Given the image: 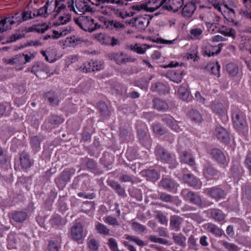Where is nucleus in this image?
Returning <instances> with one entry per match:
<instances>
[{
	"instance_id": "f257e3e1",
	"label": "nucleus",
	"mask_w": 251,
	"mask_h": 251,
	"mask_svg": "<svg viewBox=\"0 0 251 251\" xmlns=\"http://www.w3.org/2000/svg\"><path fill=\"white\" fill-rule=\"evenodd\" d=\"M92 3L96 5L98 11L107 16L114 14L117 17L124 18L125 17L132 16L136 13L135 11L131 9V10L125 13L120 9L109 5V3H112L116 4L118 6L126 5L128 4L127 0H95Z\"/></svg>"
},
{
	"instance_id": "f03ea898",
	"label": "nucleus",
	"mask_w": 251,
	"mask_h": 251,
	"mask_svg": "<svg viewBox=\"0 0 251 251\" xmlns=\"http://www.w3.org/2000/svg\"><path fill=\"white\" fill-rule=\"evenodd\" d=\"M62 10L59 8V4L56 0H48L46 4L40 9L33 11L24 10L19 12V15L21 22L23 23L32 19L38 21V18H46L53 11L59 13Z\"/></svg>"
},
{
	"instance_id": "7ed1b4c3",
	"label": "nucleus",
	"mask_w": 251,
	"mask_h": 251,
	"mask_svg": "<svg viewBox=\"0 0 251 251\" xmlns=\"http://www.w3.org/2000/svg\"><path fill=\"white\" fill-rule=\"evenodd\" d=\"M66 9V8L61 12L57 13L58 15L56 16L52 22L54 25L61 26L57 30L52 31V37L53 38L58 39L62 36H66L73 30V28L70 26L64 25L69 23L71 18V16L69 13L64 12Z\"/></svg>"
},
{
	"instance_id": "20e7f679",
	"label": "nucleus",
	"mask_w": 251,
	"mask_h": 251,
	"mask_svg": "<svg viewBox=\"0 0 251 251\" xmlns=\"http://www.w3.org/2000/svg\"><path fill=\"white\" fill-rule=\"evenodd\" d=\"M75 23L81 29L86 31L92 32L97 29L100 28L101 25L95 22L91 16H82L74 19Z\"/></svg>"
},
{
	"instance_id": "39448f33",
	"label": "nucleus",
	"mask_w": 251,
	"mask_h": 251,
	"mask_svg": "<svg viewBox=\"0 0 251 251\" xmlns=\"http://www.w3.org/2000/svg\"><path fill=\"white\" fill-rule=\"evenodd\" d=\"M167 0H150L142 4H136L131 6L135 12H153L162 5Z\"/></svg>"
},
{
	"instance_id": "423d86ee",
	"label": "nucleus",
	"mask_w": 251,
	"mask_h": 251,
	"mask_svg": "<svg viewBox=\"0 0 251 251\" xmlns=\"http://www.w3.org/2000/svg\"><path fill=\"white\" fill-rule=\"evenodd\" d=\"M19 12H16L9 17L0 20V33L11 29L14 26H17L22 23Z\"/></svg>"
},
{
	"instance_id": "0eeeda50",
	"label": "nucleus",
	"mask_w": 251,
	"mask_h": 251,
	"mask_svg": "<svg viewBox=\"0 0 251 251\" xmlns=\"http://www.w3.org/2000/svg\"><path fill=\"white\" fill-rule=\"evenodd\" d=\"M213 5L217 12L220 13L228 21L232 20L235 16L234 9L228 7L226 4L222 5L215 2L213 4Z\"/></svg>"
},
{
	"instance_id": "6e6552de",
	"label": "nucleus",
	"mask_w": 251,
	"mask_h": 251,
	"mask_svg": "<svg viewBox=\"0 0 251 251\" xmlns=\"http://www.w3.org/2000/svg\"><path fill=\"white\" fill-rule=\"evenodd\" d=\"M68 7L71 11L76 14L81 15L88 10V3L85 0H72V3Z\"/></svg>"
},
{
	"instance_id": "1a4fd4ad",
	"label": "nucleus",
	"mask_w": 251,
	"mask_h": 251,
	"mask_svg": "<svg viewBox=\"0 0 251 251\" xmlns=\"http://www.w3.org/2000/svg\"><path fill=\"white\" fill-rule=\"evenodd\" d=\"M196 9L194 0H188L185 1L181 7V13L184 17H191Z\"/></svg>"
},
{
	"instance_id": "9d476101",
	"label": "nucleus",
	"mask_w": 251,
	"mask_h": 251,
	"mask_svg": "<svg viewBox=\"0 0 251 251\" xmlns=\"http://www.w3.org/2000/svg\"><path fill=\"white\" fill-rule=\"evenodd\" d=\"M4 62L7 64L15 65L17 70H22L23 65L25 64L24 56L21 54L17 55L12 58L5 59Z\"/></svg>"
},
{
	"instance_id": "9b49d317",
	"label": "nucleus",
	"mask_w": 251,
	"mask_h": 251,
	"mask_svg": "<svg viewBox=\"0 0 251 251\" xmlns=\"http://www.w3.org/2000/svg\"><path fill=\"white\" fill-rule=\"evenodd\" d=\"M150 19L147 16H140L132 20L131 23L139 30H145L149 25Z\"/></svg>"
},
{
	"instance_id": "f8f14e48",
	"label": "nucleus",
	"mask_w": 251,
	"mask_h": 251,
	"mask_svg": "<svg viewBox=\"0 0 251 251\" xmlns=\"http://www.w3.org/2000/svg\"><path fill=\"white\" fill-rule=\"evenodd\" d=\"M181 194L186 200L198 205L201 204V198L193 192L184 189L182 191Z\"/></svg>"
},
{
	"instance_id": "ddd939ff",
	"label": "nucleus",
	"mask_w": 251,
	"mask_h": 251,
	"mask_svg": "<svg viewBox=\"0 0 251 251\" xmlns=\"http://www.w3.org/2000/svg\"><path fill=\"white\" fill-rule=\"evenodd\" d=\"M211 154L213 158L219 163L226 165L227 164L226 160L223 152L218 149H213L211 151Z\"/></svg>"
},
{
	"instance_id": "4468645a",
	"label": "nucleus",
	"mask_w": 251,
	"mask_h": 251,
	"mask_svg": "<svg viewBox=\"0 0 251 251\" xmlns=\"http://www.w3.org/2000/svg\"><path fill=\"white\" fill-rule=\"evenodd\" d=\"M232 119L235 125L237 127L239 128L244 129L247 131H248L247 123L244 116L242 114H234L232 116Z\"/></svg>"
},
{
	"instance_id": "2eb2a0df",
	"label": "nucleus",
	"mask_w": 251,
	"mask_h": 251,
	"mask_svg": "<svg viewBox=\"0 0 251 251\" xmlns=\"http://www.w3.org/2000/svg\"><path fill=\"white\" fill-rule=\"evenodd\" d=\"M83 230L82 225L80 223H76L74 225L71 229V235L75 240H79L83 236Z\"/></svg>"
},
{
	"instance_id": "dca6fc26",
	"label": "nucleus",
	"mask_w": 251,
	"mask_h": 251,
	"mask_svg": "<svg viewBox=\"0 0 251 251\" xmlns=\"http://www.w3.org/2000/svg\"><path fill=\"white\" fill-rule=\"evenodd\" d=\"M188 0H169L166 3L165 6L167 9L176 12L179 8H181L185 1Z\"/></svg>"
},
{
	"instance_id": "f3484780",
	"label": "nucleus",
	"mask_w": 251,
	"mask_h": 251,
	"mask_svg": "<svg viewBox=\"0 0 251 251\" xmlns=\"http://www.w3.org/2000/svg\"><path fill=\"white\" fill-rule=\"evenodd\" d=\"M215 132L217 138L221 142L226 143L229 141V134L225 128L221 126H217Z\"/></svg>"
},
{
	"instance_id": "a211bd4d",
	"label": "nucleus",
	"mask_w": 251,
	"mask_h": 251,
	"mask_svg": "<svg viewBox=\"0 0 251 251\" xmlns=\"http://www.w3.org/2000/svg\"><path fill=\"white\" fill-rule=\"evenodd\" d=\"M212 111L219 116L224 118L225 120L227 119L226 112L227 106H224L222 103H214L211 106Z\"/></svg>"
},
{
	"instance_id": "6ab92c4d",
	"label": "nucleus",
	"mask_w": 251,
	"mask_h": 251,
	"mask_svg": "<svg viewBox=\"0 0 251 251\" xmlns=\"http://www.w3.org/2000/svg\"><path fill=\"white\" fill-rule=\"evenodd\" d=\"M50 28V26L47 23L42 24H35L26 29L28 32H35L38 33H43Z\"/></svg>"
},
{
	"instance_id": "aec40b11",
	"label": "nucleus",
	"mask_w": 251,
	"mask_h": 251,
	"mask_svg": "<svg viewBox=\"0 0 251 251\" xmlns=\"http://www.w3.org/2000/svg\"><path fill=\"white\" fill-rule=\"evenodd\" d=\"M162 120L172 130L176 132H178L182 130L181 128V126L178 125L176 121L172 117L163 118Z\"/></svg>"
},
{
	"instance_id": "412c9836",
	"label": "nucleus",
	"mask_w": 251,
	"mask_h": 251,
	"mask_svg": "<svg viewBox=\"0 0 251 251\" xmlns=\"http://www.w3.org/2000/svg\"><path fill=\"white\" fill-rule=\"evenodd\" d=\"M207 194L216 200L223 198L225 196V194L223 190L216 187H213L208 190Z\"/></svg>"
},
{
	"instance_id": "4be33fe9",
	"label": "nucleus",
	"mask_w": 251,
	"mask_h": 251,
	"mask_svg": "<svg viewBox=\"0 0 251 251\" xmlns=\"http://www.w3.org/2000/svg\"><path fill=\"white\" fill-rule=\"evenodd\" d=\"M111 59H114L117 64H122L123 63L131 61L130 59L127 56L123 53H113L110 55Z\"/></svg>"
},
{
	"instance_id": "5701e85b",
	"label": "nucleus",
	"mask_w": 251,
	"mask_h": 251,
	"mask_svg": "<svg viewBox=\"0 0 251 251\" xmlns=\"http://www.w3.org/2000/svg\"><path fill=\"white\" fill-rule=\"evenodd\" d=\"M222 47L221 44H219L218 46L209 45L206 48L204 51L205 53L209 57L214 54H218L221 52Z\"/></svg>"
},
{
	"instance_id": "b1692460",
	"label": "nucleus",
	"mask_w": 251,
	"mask_h": 251,
	"mask_svg": "<svg viewBox=\"0 0 251 251\" xmlns=\"http://www.w3.org/2000/svg\"><path fill=\"white\" fill-rule=\"evenodd\" d=\"M181 161L189 164L190 166H193L195 164V160L193 156L186 151H182L180 155Z\"/></svg>"
},
{
	"instance_id": "393cba45",
	"label": "nucleus",
	"mask_w": 251,
	"mask_h": 251,
	"mask_svg": "<svg viewBox=\"0 0 251 251\" xmlns=\"http://www.w3.org/2000/svg\"><path fill=\"white\" fill-rule=\"evenodd\" d=\"M181 178L185 183H188L192 187H196L198 185L199 181L196 177L190 174H185Z\"/></svg>"
},
{
	"instance_id": "a878e982",
	"label": "nucleus",
	"mask_w": 251,
	"mask_h": 251,
	"mask_svg": "<svg viewBox=\"0 0 251 251\" xmlns=\"http://www.w3.org/2000/svg\"><path fill=\"white\" fill-rule=\"evenodd\" d=\"M92 67H89L83 68V72L87 73L91 71H100L103 69V64L100 61H92Z\"/></svg>"
},
{
	"instance_id": "bb28decb",
	"label": "nucleus",
	"mask_w": 251,
	"mask_h": 251,
	"mask_svg": "<svg viewBox=\"0 0 251 251\" xmlns=\"http://www.w3.org/2000/svg\"><path fill=\"white\" fill-rule=\"evenodd\" d=\"M219 32L226 36L230 37L233 39H235L236 37L235 31L232 28L222 26L219 28Z\"/></svg>"
},
{
	"instance_id": "cd10ccee",
	"label": "nucleus",
	"mask_w": 251,
	"mask_h": 251,
	"mask_svg": "<svg viewBox=\"0 0 251 251\" xmlns=\"http://www.w3.org/2000/svg\"><path fill=\"white\" fill-rule=\"evenodd\" d=\"M156 154L162 161L166 162H168L171 158L170 154L161 148H157L156 151Z\"/></svg>"
},
{
	"instance_id": "c85d7f7f",
	"label": "nucleus",
	"mask_w": 251,
	"mask_h": 251,
	"mask_svg": "<svg viewBox=\"0 0 251 251\" xmlns=\"http://www.w3.org/2000/svg\"><path fill=\"white\" fill-rule=\"evenodd\" d=\"M154 107L160 111H165L169 108L168 104L164 100L159 99H154L153 100Z\"/></svg>"
},
{
	"instance_id": "c756f323",
	"label": "nucleus",
	"mask_w": 251,
	"mask_h": 251,
	"mask_svg": "<svg viewBox=\"0 0 251 251\" xmlns=\"http://www.w3.org/2000/svg\"><path fill=\"white\" fill-rule=\"evenodd\" d=\"M82 42V39L78 36H73L67 38L65 40L66 44L70 47H74L80 44Z\"/></svg>"
},
{
	"instance_id": "7c9ffc66",
	"label": "nucleus",
	"mask_w": 251,
	"mask_h": 251,
	"mask_svg": "<svg viewBox=\"0 0 251 251\" xmlns=\"http://www.w3.org/2000/svg\"><path fill=\"white\" fill-rule=\"evenodd\" d=\"M203 31L199 27H194L190 31L189 37L193 40H199L202 37Z\"/></svg>"
},
{
	"instance_id": "2f4dec72",
	"label": "nucleus",
	"mask_w": 251,
	"mask_h": 251,
	"mask_svg": "<svg viewBox=\"0 0 251 251\" xmlns=\"http://www.w3.org/2000/svg\"><path fill=\"white\" fill-rule=\"evenodd\" d=\"M95 227L97 232L100 234L106 235H108L109 233V229L103 224L96 222Z\"/></svg>"
},
{
	"instance_id": "473e14b6",
	"label": "nucleus",
	"mask_w": 251,
	"mask_h": 251,
	"mask_svg": "<svg viewBox=\"0 0 251 251\" xmlns=\"http://www.w3.org/2000/svg\"><path fill=\"white\" fill-rule=\"evenodd\" d=\"M212 217L218 222L223 221L225 218V215L223 212L219 209H212L211 211Z\"/></svg>"
},
{
	"instance_id": "72a5a7b5",
	"label": "nucleus",
	"mask_w": 251,
	"mask_h": 251,
	"mask_svg": "<svg viewBox=\"0 0 251 251\" xmlns=\"http://www.w3.org/2000/svg\"><path fill=\"white\" fill-rule=\"evenodd\" d=\"M20 161L22 167L23 168H27L31 165V162L29 155L26 152H22L20 155Z\"/></svg>"
},
{
	"instance_id": "f704fd0d",
	"label": "nucleus",
	"mask_w": 251,
	"mask_h": 251,
	"mask_svg": "<svg viewBox=\"0 0 251 251\" xmlns=\"http://www.w3.org/2000/svg\"><path fill=\"white\" fill-rule=\"evenodd\" d=\"M203 174L204 177L208 178L210 176L217 175L218 171L211 166L208 165L203 169Z\"/></svg>"
},
{
	"instance_id": "c9c22d12",
	"label": "nucleus",
	"mask_w": 251,
	"mask_h": 251,
	"mask_svg": "<svg viewBox=\"0 0 251 251\" xmlns=\"http://www.w3.org/2000/svg\"><path fill=\"white\" fill-rule=\"evenodd\" d=\"M27 214L25 212L23 211L15 212L12 214V219L17 222H23L27 218Z\"/></svg>"
},
{
	"instance_id": "e433bc0d",
	"label": "nucleus",
	"mask_w": 251,
	"mask_h": 251,
	"mask_svg": "<svg viewBox=\"0 0 251 251\" xmlns=\"http://www.w3.org/2000/svg\"><path fill=\"white\" fill-rule=\"evenodd\" d=\"M206 228L208 231L211 232L213 234L216 236H221L222 235V230L219 228L216 225L208 223L206 225Z\"/></svg>"
},
{
	"instance_id": "4c0bfd02",
	"label": "nucleus",
	"mask_w": 251,
	"mask_h": 251,
	"mask_svg": "<svg viewBox=\"0 0 251 251\" xmlns=\"http://www.w3.org/2000/svg\"><path fill=\"white\" fill-rule=\"evenodd\" d=\"M131 50L139 54H143L145 52L147 49L149 48V46L146 44L140 45L136 44L133 46H131Z\"/></svg>"
},
{
	"instance_id": "58836bf2",
	"label": "nucleus",
	"mask_w": 251,
	"mask_h": 251,
	"mask_svg": "<svg viewBox=\"0 0 251 251\" xmlns=\"http://www.w3.org/2000/svg\"><path fill=\"white\" fill-rule=\"evenodd\" d=\"M118 43V40L113 37H111L109 36L104 34L103 38L100 43L106 45H112L114 46L117 45Z\"/></svg>"
},
{
	"instance_id": "ea45409f",
	"label": "nucleus",
	"mask_w": 251,
	"mask_h": 251,
	"mask_svg": "<svg viewBox=\"0 0 251 251\" xmlns=\"http://www.w3.org/2000/svg\"><path fill=\"white\" fill-rule=\"evenodd\" d=\"M161 184L164 189L171 191L175 187V183L171 179L168 178L163 179L161 181Z\"/></svg>"
},
{
	"instance_id": "a19ab883",
	"label": "nucleus",
	"mask_w": 251,
	"mask_h": 251,
	"mask_svg": "<svg viewBox=\"0 0 251 251\" xmlns=\"http://www.w3.org/2000/svg\"><path fill=\"white\" fill-rule=\"evenodd\" d=\"M220 68V65L218 62L210 63L207 66V68L210 70L211 73L218 76L219 75Z\"/></svg>"
},
{
	"instance_id": "79ce46f5",
	"label": "nucleus",
	"mask_w": 251,
	"mask_h": 251,
	"mask_svg": "<svg viewBox=\"0 0 251 251\" xmlns=\"http://www.w3.org/2000/svg\"><path fill=\"white\" fill-rule=\"evenodd\" d=\"M226 68L228 74L232 76L236 75L238 71L237 66L232 63L227 64Z\"/></svg>"
},
{
	"instance_id": "37998d69",
	"label": "nucleus",
	"mask_w": 251,
	"mask_h": 251,
	"mask_svg": "<svg viewBox=\"0 0 251 251\" xmlns=\"http://www.w3.org/2000/svg\"><path fill=\"white\" fill-rule=\"evenodd\" d=\"M46 97L52 105H56L59 101L57 96L54 92H49L46 94Z\"/></svg>"
},
{
	"instance_id": "c03bdc74",
	"label": "nucleus",
	"mask_w": 251,
	"mask_h": 251,
	"mask_svg": "<svg viewBox=\"0 0 251 251\" xmlns=\"http://www.w3.org/2000/svg\"><path fill=\"white\" fill-rule=\"evenodd\" d=\"M181 219L178 216H174L170 220V226L174 229H179Z\"/></svg>"
},
{
	"instance_id": "a18cd8bd",
	"label": "nucleus",
	"mask_w": 251,
	"mask_h": 251,
	"mask_svg": "<svg viewBox=\"0 0 251 251\" xmlns=\"http://www.w3.org/2000/svg\"><path fill=\"white\" fill-rule=\"evenodd\" d=\"M243 2L246 8V10L243 11V15L251 18V0H243Z\"/></svg>"
},
{
	"instance_id": "49530a36",
	"label": "nucleus",
	"mask_w": 251,
	"mask_h": 251,
	"mask_svg": "<svg viewBox=\"0 0 251 251\" xmlns=\"http://www.w3.org/2000/svg\"><path fill=\"white\" fill-rule=\"evenodd\" d=\"M104 222L108 224L109 225L112 226H120V223L117 220V219L112 216H107L103 218Z\"/></svg>"
},
{
	"instance_id": "de8ad7c7",
	"label": "nucleus",
	"mask_w": 251,
	"mask_h": 251,
	"mask_svg": "<svg viewBox=\"0 0 251 251\" xmlns=\"http://www.w3.org/2000/svg\"><path fill=\"white\" fill-rule=\"evenodd\" d=\"M189 116L193 121L199 123L201 121L202 117L199 111L192 110L189 112Z\"/></svg>"
},
{
	"instance_id": "09e8293b",
	"label": "nucleus",
	"mask_w": 251,
	"mask_h": 251,
	"mask_svg": "<svg viewBox=\"0 0 251 251\" xmlns=\"http://www.w3.org/2000/svg\"><path fill=\"white\" fill-rule=\"evenodd\" d=\"M178 93L179 97L183 100H186L188 98L189 92L185 86H180L178 90Z\"/></svg>"
},
{
	"instance_id": "8fccbe9b",
	"label": "nucleus",
	"mask_w": 251,
	"mask_h": 251,
	"mask_svg": "<svg viewBox=\"0 0 251 251\" xmlns=\"http://www.w3.org/2000/svg\"><path fill=\"white\" fill-rule=\"evenodd\" d=\"M146 176L151 180L153 181L159 178L158 173L154 170H148L146 172Z\"/></svg>"
},
{
	"instance_id": "3c124183",
	"label": "nucleus",
	"mask_w": 251,
	"mask_h": 251,
	"mask_svg": "<svg viewBox=\"0 0 251 251\" xmlns=\"http://www.w3.org/2000/svg\"><path fill=\"white\" fill-rule=\"evenodd\" d=\"M41 139L38 136H35L31 137L30 140L32 147L36 150L38 151L40 148Z\"/></svg>"
},
{
	"instance_id": "603ef678",
	"label": "nucleus",
	"mask_w": 251,
	"mask_h": 251,
	"mask_svg": "<svg viewBox=\"0 0 251 251\" xmlns=\"http://www.w3.org/2000/svg\"><path fill=\"white\" fill-rule=\"evenodd\" d=\"M131 226L134 230L138 232H143L146 229V227L144 226L135 222L131 223Z\"/></svg>"
},
{
	"instance_id": "864d4df0",
	"label": "nucleus",
	"mask_w": 251,
	"mask_h": 251,
	"mask_svg": "<svg viewBox=\"0 0 251 251\" xmlns=\"http://www.w3.org/2000/svg\"><path fill=\"white\" fill-rule=\"evenodd\" d=\"M60 248V243L58 241H50L48 246L49 251H59Z\"/></svg>"
},
{
	"instance_id": "5fc2aeb1",
	"label": "nucleus",
	"mask_w": 251,
	"mask_h": 251,
	"mask_svg": "<svg viewBox=\"0 0 251 251\" xmlns=\"http://www.w3.org/2000/svg\"><path fill=\"white\" fill-rule=\"evenodd\" d=\"M109 24L111 25L110 27H108V28L110 29H120L123 28L125 26L123 23L114 20H110Z\"/></svg>"
},
{
	"instance_id": "6e6d98bb",
	"label": "nucleus",
	"mask_w": 251,
	"mask_h": 251,
	"mask_svg": "<svg viewBox=\"0 0 251 251\" xmlns=\"http://www.w3.org/2000/svg\"><path fill=\"white\" fill-rule=\"evenodd\" d=\"M165 87L163 83L161 82H157L154 85L151 86V89L153 91L162 93L165 89Z\"/></svg>"
},
{
	"instance_id": "4d7b16f0",
	"label": "nucleus",
	"mask_w": 251,
	"mask_h": 251,
	"mask_svg": "<svg viewBox=\"0 0 251 251\" xmlns=\"http://www.w3.org/2000/svg\"><path fill=\"white\" fill-rule=\"evenodd\" d=\"M99 246L98 242L95 239H91L88 244V247L90 251H96Z\"/></svg>"
},
{
	"instance_id": "13d9d810",
	"label": "nucleus",
	"mask_w": 251,
	"mask_h": 251,
	"mask_svg": "<svg viewBox=\"0 0 251 251\" xmlns=\"http://www.w3.org/2000/svg\"><path fill=\"white\" fill-rule=\"evenodd\" d=\"M108 245L112 251H118L117 243L114 238H110L108 239Z\"/></svg>"
},
{
	"instance_id": "bf43d9fd",
	"label": "nucleus",
	"mask_w": 251,
	"mask_h": 251,
	"mask_svg": "<svg viewBox=\"0 0 251 251\" xmlns=\"http://www.w3.org/2000/svg\"><path fill=\"white\" fill-rule=\"evenodd\" d=\"M153 130L154 133L159 134L162 135L166 132L165 128L163 127L160 125L156 124L152 126Z\"/></svg>"
},
{
	"instance_id": "052dcab7",
	"label": "nucleus",
	"mask_w": 251,
	"mask_h": 251,
	"mask_svg": "<svg viewBox=\"0 0 251 251\" xmlns=\"http://www.w3.org/2000/svg\"><path fill=\"white\" fill-rule=\"evenodd\" d=\"M223 246L228 251H237L238 247L235 245L230 243L227 242H223Z\"/></svg>"
},
{
	"instance_id": "680f3d73",
	"label": "nucleus",
	"mask_w": 251,
	"mask_h": 251,
	"mask_svg": "<svg viewBox=\"0 0 251 251\" xmlns=\"http://www.w3.org/2000/svg\"><path fill=\"white\" fill-rule=\"evenodd\" d=\"M126 239L129 241H132L135 243L137 245L139 246H142L144 245V242L140 240L138 237L134 236H129L127 235L126 237Z\"/></svg>"
},
{
	"instance_id": "e2e57ef3",
	"label": "nucleus",
	"mask_w": 251,
	"mask_h": 251,
	"mask_svg": "<svg viewBox=\"0 0 251 251\" xmlns=\"http://www.w3.org/2000/svg\"><path fill=\"white\" fill-rule=\"evenodd\" d=\"M155 217L160 224L162 225L167 224L168 219L166 215H163L162 213H158L156 215Z\"/></svg>"
},
{
	"instance_id": "0e129e2a",
	"label": "nucleus",
	"mask_w": 251,
	"mask_h": 251,
	"mask_svg": "<svg viewBox=\"0 0 251 251\" xmlns=\"http://www.w3.org/2000/svg\"><path fill=\"white\" fill-rule=\"evenodd\" d=\"M49 122L51 124H58L63 122V120L58 116L52 115L49 118Z\"/></svg>"
},
{
	"instance_id": "69168bd1",
	"label": "nucleus",
	"mask_w": 251,
	"mask_h": 251,
	"mask_svg": "<svg viewBox=\"0 0 251 251\" xmlns=\"http://www.w3.org/2000/svg\"><path fill=\"white\" fill-rule=\"evenodd\" d=\"M111 186L116 190L117 192L120 195L124 194V189L121 186V185L117 182H113L111 184Z\"/></svg>"
},
{
	"instance_id": "338daca9",
	"label": "nucleus",
	"mask_w": 251,
	"mask_h": 251,
	"mask_svg": "<svg viewBox=\"0 0 251 251\" xmlns=\"http://www.w3.org/2000/svg\"><path fill=\"white\" fill-rule=\"evenodd\" d=\"M212 17L213 19V21L212 22H207V24L208 25H210V27H212V26H216V25L220 21L221 19V17L220 16L218 15L217 14H214Z\"/></svg>"
},
{
	"instance_id": "774afa93",
	"label": "nucleus",
	"mask_w": 251,
	"mask_h": 251,
	"mask_svg": "<svg viewBox=\"0 0 251 251\" xmlns=\"http://www.w3.org/2000/svg\"><path fill=\"white\" fill-rule=\"evenodd\" d=\"M160 199L165 202H172L173 201V198L170 195L166 193L161 194Z\"/></svg>"
}]
</instances>
